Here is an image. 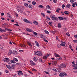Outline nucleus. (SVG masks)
I'll list each match as a JSON object with an SVG mask.
<instances>
[{
	"label": "nucleus",
	"instance_id": "nucleus-31",
	"mask_svg": "<svg viewBox=\"0 0 77 77\" xmlns=\"http://www.w3.org/2000/svg\"><path fill=\"white\" fill-rule=\"evenodd\" d=\"M32 4L33 5H35L36 4V2L33 1L32 2Z\"/></svg>",
	"mask_w": 77,
	"mask_h": 77
},
{
	"label": "nucleus",
	"instance_id": "nucleus-2",
	"mask_svg": "<svg viewBox=\"0 0 77 77\" xmlns=\"http://www.w3.org/2000/svg\"><path fill=\"white\" fill-rule=\"evenodd\" d=\"M23 21L25 22V23H29V24H32V21H29V20L26 19H24L23 20Z\"/></svg>",
	"mask_w": 77,
	"mask_h": 77
},
{
	"label": "nucleus",
	"instance_id": "nucleus-4",
	"mask_svg": "<svg viewBox=\"0 0 77 77\" xmlns=\"http://www.w3.org/2000/svg\"><path fill=\"white\" fill-rule=\"evenodd\" d=\"M61 44H60V45H61V46H63V47L65 46V45H66V43L62 41H61Z\"/></svg>",
	"mask_w": 77,
	"mask_h": 77
},
{
	"label": "nucleus",
	"instance_id": "nucleus-29",
	"mask_svg": "<svg viewBox=\"0 0 77 77\" xmlns=\"http://www.w3.org/2000/svg\"><path fill=\"white\" fill-rule=\"evenodd\" d=\"M44 7L43 6H42V5H39L38 6V7L39 8H42Z\"/></svg>",
	"mask_w": 77,
	"mask_h": 77
},
{
	"label": "nucleus",
	"instance_id": "nucleus-44",
	"mask_svg": "<svg viewBox=\"0 0 77 77\" xmlns=\"http://www.w3.org/2000/svg\"><path fill=\"white\" fill-rule=\"evenodd\" d=\"M5 15V14L3 13H1V16H3Z\"/></svg>",
	"mask_w": 77,
	"mask_h": 77
},
{
	"label": "nucleus",
	"instance_id": "nucleus-21",
	"mask_svg": "<svg viewBox=\"0 0 77 77\" xmlns=\"http://www.w3.org/2000/svg\"><path fill=\"white\" fill-rule=\"evenodd\" d=\"M70 6H71V5L69 4H68L66 5V8H70Z\"/></svg>",
	"mask_w": 77,
	"mask_h": 77
},
{
	"label": "nucleus",
	"instance_id": "nucleus-36",
	"mask_svg": "<svg viewBox=\"0 0 77 77\" xmlns=\"http://www.w3.org/2000/svg\"><path fill=\"white\" fill-rule=\"evenodd\" d=\"M24 5L25 6L27 7L28 6V4H27V3H25L24 4Z\"/></svg>",
	"mask_w": 77,
	"mask_h": 77
},
{
	"label": "nucleus",
	"instance_id": "nucleus-47",
	"mask_svg": "<svg viewBox=\"0 0 77 77\" xmlns=\"http://www.w3.org/2000/svg\"><path fill=\"white\" fill-rule=\"evenodd\" d=\"M52 70L53 71H56V72H57V70H56V69H52Z\"/></svg>",
	"mask_w": 77,
	"mask_h": 77
},
{
	"label": "nucleus",
	"instance_id": "nucleus-22",
	"mask_svg": "<svg viewBox=\"0 0 77 77\" xmlns=\"http://www.w3.org/2000/svg\"><path fill=\"white\" fill-rule=\"evenodd\" d=\"M59 76L60 77H64V75H63V73H61L60 74Z\"/></svg>",
	"mask_w": 77,
	"mask_h": 77
},
{
	"label": "nucleus",
	"instance_id": "nucleus-56",
	"mask_svg": "<svg viewBox=\"0 0 77 77\" xmlns=\"http://www.w3.org/2000/svg\"><path fill=\"white\" fill-rule=\"evenodd\" d=\"M44 41H45V42H48V41L46 39H44Z\"/></svg>",
	"mask_w": 77,
	"mask_h": 77
},
{
	"label": "nucleus",
	"instance_id": "nucleus-11",
	"mask_svg": "<svg viewBox=\"0 0 77 77\" xmlns=\"http://www.w3.org/2000/svg\"><path fill=\"white\" fill-rule=\"evenodd\" d=\"M30 64L32 66L35 65V63L33 62L32 61H30Z\"/></svg>",
	"mask_w": 77,
	"mask_h": 77
},
{
	"label": "nucleus",
	"instance_id": "nucleus-24",
	"mask_svg": "<svg viewBox=\"0 0 77 77\" xmlns=\"http://www.w3.org/2000/svg\"><path fill=\"white\" fill-rule=\"evenodd\" d=\"M10 62L11 63H16V62L14 60H11Z\"/></svg>",
	"mask_w": 77,
	"mask_h": 77
},
{
	"label": "nucleus",
	"instance_id": "nucleus-34",
	"mask_svg": "<svg viewBox=\"0 0 77 77\" xmlns=\"http://www.w3.org/2000/svg\"><path fill=\"white\" fill-rule=\"evenodd\" d=\"M45 33H46V34H49V32H48L46 30L45 31Z\"/></svg>",
	"mask_w": 77,
	"mask_h": 77
},
{
	"label": "nucleus",
	"instance_id": "nucleus-51",
	"mask_svg": "<svg viewBox=\"0 0 77 77\" xmlns=\"http://www.w3.org/2000/svg\"><path fill=\"white\" fill-rule=\"evenodd\" d=\"M44 72L46 74H49V72H48L45 71Z\"/></svg>",
	"mask_w": 77,
	"mask_h": 77
},
{
	"label": "nucleus",
	"instance_id": "nucleus-16",
	"mask_svg": "<svg viewBox=\"0 0 77 77\" xmlns=\"http://www.w3.org/2000/svg\"><path fill=\"white\" fill-rule=\"evenodd\" d=\"M42 54L41 52L39 51H38V56H42Z\"/></svg>",
	"mask_w": 77,
	"mask_h": 77
},
{
	"label": "nucleus",
	"instance_id": "nucleus-50",
	"mask_svg": "<svg viewBox=\"0 0 77 77\" xmlns=\"http://www.w3.org/2000/svg\"><path fill=\"white\" fill-rule=\"evenodd\" d=\"M47 18V19H48V21L51 20V19L49 17H48Z\"/></svg>",
	"mask_w": 77,
	"mask_h": 77
},
{
	"label": "nucleus",
	"instance_id": "nucleus-17",
	"mask_svg": "<svg viewBox=\"0 0 77 77\" xmlns=\"http://www.w3.org/2000/svg\"><path fill=\"white\" fill-rule=\"evenodd\" d=\"M54 55L55 57H60V55H59V54H57L56 53H54Z\"/></svg>",
	"mask_w": 77,
	"mask_h": 77
},
{
	"label": "nucleus",
	"instance_id": "nucleus-40",
	"mask_svg": "<svg viewBox=\"0 0 77 77\" xmlns=\"http://www.w3.org/2000/svg\"><path fill=\"white\" fill-rule=\"evenodd\" d=\"M65 14H66V15H68V11H65Z\"/></svg>",
	"mask_w": 77,
	"mask_h": 77
},
{
	"label": "nucleus",
	"instance_id": "nucleus-46",
	"mask_svg": "<svg viewBox=\"0 0 77 77\" xmlns=\"http://www.w3.org/2000/svg\"><path fill=\"white\" fill-rule=\"evenodd\" d=\"M5 60H9V58H5Z\"/></svg>",
	"mask_w": 77,
	"mask_h": 77
},
{
	"label": "nucleus",
	"instance_id": "nucleus-59",
	"mask_svg": "<svg viewBox=\"0 0 77 77\" xmlns=\"http://www.w3.org/2000/svg\"><path fill=\"white\" fill-rule=\"evenodd\" d=\"M66 35H67V36H70V35H69V33H66Z\"/></svg>",
	"mask_w": 77,
	"mask_h": 77
},
{
	"label": "nucleus",
	"instance_id": "nucleus-32",
	"mask_svg": "<svg viewBox=\"0 0 77 77\" xmlns=\"http://www.w3.org/2000/svg\"><path fill=\"white\" fill-rule=\"evenodd\" d=\"M58 18L60 20H63V17H59Z\"/></svg>",
	"mask_w": 77,
	"mask_h": 77
},
{
	"label": "nucleus",
	"instance_id": "nucleus-62",
	"mask_svg": "<svg viewBox=\"0 0 77 77\" xmlns=\"http://www.w3.org/2000/svg\"><path fill=\"white\" fill-rule=\"evenodd\" d=\"M74 36L75 38H77V34H76V35H75Z\"/></svg>",
	"mask_w": 77,
	"mask_h": 77
},
{
	"label": "nucleus",
	"instance_id": "nucleus-43",
	"mask_svg": "<svg viewBox=\"0 0 77 77\" xmlns=\"http://www.w3.org/2000/svg\"><path fill=\"white\" fill-rule=\"evenodd\" d=\"M41 14L44 17L45 16V15L43 13H42Z\"/></svg>",
	"mask_w": 77,
	"mask_h": 77
},
{
	"label": "nucleus",
	"instance_id": "nucleus-54",
	"mask_svg": "<svg viewBox=\"0 0 77 77\" xmlns=\"http://www.w3.org/2000/svg\"><path fill=\"white\" fill-rule=\"evenodd\" d=\"M20 64V63H17L16 64V65H19Z\"/></svg>",
	"mask_w": 77,
	"mask_h": 77
},
{
	"label": "nucleus",
	"instance_id": "nucleus-12",
	"mask_svg": "<svg viewBox=\"0 0 77 77\" xmlns=\"http://www.w3.org/2000/svg\"><path fill=\"white\" fill-rule=\"evenodd\" d=\"M7 15L8 17L10 18H11V19H12V17H11V16L10 15V14L9 13H7Z\"/></svg>",
	"mask_w": 77,
	"mask_h": 77
},
{
	"label": "nucleus",
	"instance_id": "nucleus-48",
	"mask_svg": "<svg viewBox=\"0 0 77 77\" xmlns=\"http://www.w3.org/2000/svg\"><path fill=\"white\" fill-rule=\"evenodd\" d=\"M33 34L34 35H38V33H36V32H34Z\"/></svg>",
	"mask_w": 77,
	"mask_h": 77
},
{
	"label": "nucleus",
	"instance_id": "nucleus-15",
	"mask_svg": "<svg viewBox=\"0 0 77 77\" xmlns=\"http://www.w3.org/2000/svg\"><path fill=\"white\" fill-rule=\"evenodd\" d=\"M35 45L38 47H39V44L37 42V41H35Z\"/></svg>",
	"mask_w": 77,
	"mask_h": 77
},
{
	"label": "nucleus",
	"instance_id": "nucleus-61",
	"mask_svg": "<svg viewBox=\"0 0 77 77\" xmlns=\"http://www.w3.org/2000/svg\"><path fill=\"white\" fill-rule=\"evenodd\" d=\"M19 51L20 53H22V52H23V50H20Z\"/></svg>",
	"mask_w": 77,
	"mask_h": 77
},
{
	"label": "nucleus",
	"instance_id": "nucleus-13",
	"mask_svg": "<svg viewBox=\"0 0 77 77\" xmlns=\"http://www.w3.org/2000/svg\"><path fill=\"white\" fill-rule=\"evenodd\" d=\"M26 43L28 45H29L30 47H32V44L30 43L29 42H27Z\"/></svg>",
	"mask_w": 77,
	"mask_h": 77
},
{
	"label": "nucleus",
	"instance_id": "nucleus-33",
	"mask_svg": "<svg viewBox=\"0 0 77 77\" xmlns=\"http://www.w3.org/2000/svg\"><path fill=\"white\" fill-rule=\"evenodd\" d=\"M61 23H58V27H61Z\"/></svg>",
	"mask_w": 77,
	"mask_h": 77
},
{
	"label": "nucleus",
	"instance_id": "nucleus-14",
	"mask_svg": "<svg viewBox=\"0 0 77 77\" xmlns=\"http://www.w3.org/2000/svg\"><path fill=\"white\" fill-rule=\"evenodd\" d=\"M12 53V51L11 50H10L8 53V56H10L11 54Z\"/></svg>",
	"mask_w": 77,
	"mask_h": 77
},
{
	"label": "nucleus",
	"instance_id": "nucleus-38",
	"mask_svg": "<svg viewBox=\"0 0 77 77\" xmlns=\"http://www.w3.org/2000/svg\"><path fill=\"white\" fill-rule=\"evenodd\" d=\"M57 47H58V48H60V47H61V46H60V45L59 44H57Z\"/></svg>",
	"mask_w": 77,
	"mask_h": 77
},
{
	"label": "nucleus",
	"instance_id": "nucleus-25",
	"mask_svg": "<svg viewBox=\"0 0 77 77\" xmlns=\"http://www.w3.org/2000/svg\"><path fill=\"white\" fill-rule=\"evenodd\" d=\"M53 24V22L51 21V22H49L48 23V24L49 25H50V26H52V24Z\"/></svg>",
	"mask_w": 77,
	"mask_h": 77
},
{
	"label": "nucleus",
	"instance_id": "nucleus-52",
	"mask_svg": "<svg viewBox=\"0 0 77 77\" xmlns=\"http://www.w3.org/2000/svg\"><path fill=\"white\" fill-rule=\"evenodd\" d=\"M20 46H21V47H25V45H20Z\"/></svg>",
	"mask_w": 77,
	"mask_h": 77
},
{
	"label": "nucleus",
	"instance_id": "nucleus-60",
	"mask_svg": "<svg viewBox=\"0 0 77 77\" xmlns=\"http://www.w3.org/2000/svg\"><path fill=\"white\" fill-rule=\"evenodd\" d=\"M72 66L73 67H75V66H76L75 64H73V65H72Z\"/></svg>",
	"mask_w": 77,
	"mask_h": 77
},
{
	"label": "nucleus",
	"instance_id": "nucleus-45",
	"mask_svg": "<svg viewBox=\"0 0 77 77\" xmlns=\"http://www.w3.org/2000/svg\"><path fill=\"white\" fill-rule=\"evenodd\" d=\"M63 75H64L65 76H66L67 75V74L65 72L63 73Z\"/></svg>",
	"mask_w": 77,
	"mask_h": 77
},
{
	"label": "nucleus",
	"instance_id": "nucleus-5",
	"mask_svg": "<svg viewBox=\"0 0 77 77\" xmlns=\"http://www.w3.org/2000/svg\"><path fill=\"white\" fill-rule=\"evenodd\" d=\"M49 56H50V54H48L46 56H44L43 57V59H47Z\"/></svg>",
	"mask_w": 77,
	"mask_h": 77
},
{
	"label": "nucleus",
	"instance_id": "nucleus-20",
	"mask_svg": "<svg viewBox=\"0 0 77 77\" xmlns=\"http://www.w3.org/2000/svg\"><path fill=\"white\" fill-rule=\"evenodd\" d=\"M55 60H62V57H60L58 58H57V59H55Z\"/></svg>",
	"mask_w": 77,
	"mask_h": 77
},
{
	"label": "nucleus",
	"instance_id": "nucleus-49",
	"mask_svg": "<svg viewBox=\"0 0 77 77\" xmlns=\"http://www.w3.org/2000/svg\"><path fill=\"white\" fill-rule=\"evenodd\" d=\"M72 6L73 7H75V4H73L72 5Z\"/></svg>",
	"mask_w": 77,
	"mask_h": 77
},
{
	"label": "nucleus",
	"instance_id": "nucleus-39",
	"mask_svg": "<svg viewBox=\"0 0 77 77\" xmlns=\"http://www.w3.org/2000/svg\"><path fill=\"white\" fill-rule=\"evenodd\" d=\"M57 69L59 72H61V71H62L60 69Z\"/></svg>",
	"mask_w": 77,
	"mask_h": 77
},
{
	"label": "nucleus",
	"instance_id": "nucleus-7",
	"mask_svg": "<svg viewBox=\"0 0 77 77\" xmlns=\"http://www.w3.org/2000/svg\"><path fill=\"white\" fill-rule=\"evenodd\" d=\"M12 53L14 54V55H17L18 54V52L16 51H13Z\"/></svg>",
	"mask_w": 77,
	"mask_h": 77
},
{
	"label": "nucleus",
	"instance_id": "nucleus-28",
	"mask_svg": "<svg viewBox=\"0 0 77 77\" xmlns=\"http://www.w3.org/2000/svg\"><path fill=\"white\" fill-rule=\"evenodd\" d=\"M0 32H6V31L4 30V29H2V28H0Z\"/></svg>",
	"mask_w": 77,
	"mask_h": 77
},
{
	"label": "nucleus",
	"instance_id": "nucleus-19",
	"mask_svg": "<svg viewBox=\"0 0 77 77\" xmlns=\"http://www.w3.org/2000/svg\"><path fill=\"white\" fill-rule=\"evenodd\" d=\"M17 11L19 12H20V13H22L23 12V10L21 9H17Z\"/></svg>",
	"mask_w": 77,
	"mask_h": 77
},
{
	"label": "nucleus",
	"instance_id": "nucleus-42",
	"mask_svg": "<svg viewBox=\"0 0 77 77\" xmlns=\"http://www.w3.org/2000/svg\"><path fill=\"white\" fill-rule=\"evenodd\" d=\"M5 72H6V73H9V71L7 70H5Z\"/></svg>",
	"mask_w": 77,
	"mask_h": 77
},
{
	"label": "nucleus",
	"instance_id": "nucleus-55",
	"mask_svg": "<svg viewBox=\"0 0 77 77\" xmlns=\"http://www.w3.org/2000/svg\"><path fill=\"white\" fill-rule=\"evenodd\" d=\"M71 3H74V1L73 0H70Z\"/></svg>",
	"mask_w": 77,
	"mask_h": 77
},
{
	"label": "nucleus",
	"instance_id": "nucleus-9",
	"mask_svg": "<svg viewBox=\"0 0 77 77\" xmlns=\"http://www.w3.org/2000/svg\"><path fill=\"white\" fill-rule=\"evenodd\" d=\"M26 30L28 32H33L34 31H33L32 29H30L26 28Z\"/></svg>",
	"mask_w": 77,
	"mask_h": 77
},
{
	"label": "nucleus",
	"instance_id": "nucleus-1",
	"mask_svg": "<svg viewBox=\"0 0 77 77\" xmlns=\"http://www.w3.org/2000/svg\"><path fill=\"white\" fill-rule=\"evenodd\" d=\"M50 17L52 18V20L53 21H56L57 20V18L52 14L50 15Z\"/></svg>",
	"mask_w": 77,
	"mask_h": 77
},
{
	"label": "nucleus",
	"instance_id": "nucleus-41",
	"mask_svg": "<svg viewBox=\"0 0 77 77\" xmlns=\"http://www.w3.org/2000/svg\"><path fill=\"white\" fill-rule=\"evenodd\" d=\"M14 60L16 62H18V59L15 58H14Z\"/></svg>",
	"mask_w": 77,
	"mask_h": 77
},
{
	"label": "nucleus",
	"instance_id": "nucleus-35",
	"mask_svg": "<svg viewBox=\"0 0 77 77\" xmlns=\"http://www.w3.org/2000/svg\"><path fill=\"white\" fill-rule=\"evenodd\" d=\"M53 2L55 3H57V0H54Z\"/></svg>",
	"mask_w": 77,
	"mask_h": 77
},
{
	"label": "nucleus",
	"instance_id": "nucleus-64",
	"mask_svg": "<svg viewBox=\"0 0 77 77\" xmlns=\"http://www.w3.org/2000/svg\"><path fill=\"white\" fill-rule=\"evenodd\" d=\"M74 69H77V66H76V67L74 68Z\"/></svg>",
	"mask_w": 77,
	"mask_h": 77
},
{
	"label": "nucleus",
	"instance_id": "nucleus-10",
	"mask_svg": "<svg viewBox=\"0 0 77 77\" xmlns=\"http://www.w3.org/2000/svg\"><path fill=\"white\" fill-rule=\"evenodd\" d=\"M52 65L54 66L56 65V64H57V61H53L52 62Z\"/></svg>",
	"mask_w": 77,
	"mask_h": 77
},
{
	"label": "nucleus",
	"instance_id": "nucleus-8",
	"mask_svg": "<svg viewBox=\"0 0 77 77\" xmlns=\"http://www.w3.org/2000/svg\"><path fill=\"white\" fill-rule=\"evenodd\" d=\"M40 37L41 38H42V39H45V38H46V36H45L43 35L42 34L40 35Z\"/></svg>",
	"mask_w": 77,
	"mask_h": 77
},
{
	"label": "nucleus",
	"instance_id": "nucleus-27",
	"mask_svg": "<svg viewBox=\"0 0 77 77\" xmlns=\"http://www.w3.org/2000/svg\"><path fill=\"white\" fill-rule=\"evenodd\" d=\"M7 68L9 69H12V66H8Z\"/></svg>",
	"mask_w": 77,
	"mask_h": 77
},
{
	"label": "nucleus",
	"instance_id": "nucleus-53",
	"mask_svg": "<svg viewBox=\"0 0 77 77\" xmlns=\"http://www.w3.org/2000/svg\"><path fill=\"white\" fill-rule=\"evenodd\" d=\"M47 12L48 13V14H50V13H51V12L50 11H47Z\"/></svg>",
	"mask_w": 77,
	"mask_h": 77
},
{
	"label": "nucleus",
	"instance_id": "nucleus-58",
	"mask_svg": "<svg viewBox=\"0 0 77 77\" xmlns=\"http://www.w3.org/2000/svg\"><path fill=\"white\" fill-rule=\"evenodd\" d=\"M56 12H58V13H59V10H58L57 9L56 10Z\"/></svg>",
	"mask_w": 77,
	"mask_h": 77
},
{
	"label": "nucleus",
	"instance_id": "nucleus-37",
	"mask_svg": "<svg viewBox=\"0 0 77 77\" xmlns=\"http://www.w3.org/2000/svg\"><path fill=\"white\" fill-rule=\"evenodd\" d=\"M35 54L37 55H38V51H37L35 53Z\"/></svg>",
	"mask_w": 77,
	"mask_h": 77
},
{
	"label": "nucleus",
	"instance_id": "nucleus-30",
	"mask_svg": "<svg viewBox=\"0 0 77 77\" xmlns=\"http://www.w3.org/2000/svg\"><path fill=\"white\" fill-rule=\"evenodd\" d=\"M28 7L30 9H31V8H32V5H29L28 6Z\"/></svg>",
	"mask_w": 77,
	"mask_h": 77
},
{
	"label": "nucleus",
	"instance_id": "nucleus-3",
	"mask_svg": "<svg viewBox=\"0 0 77 77\" xmlns=\"http://www.w3.org/2000/svg\"><path fill=\"white\" fill-rule=\"evenodd\" d=\"M60 66L59 67L60 68H66V65H65V64L63 63H62L60 65Z\"/></svg>",
	"mask_w": 77,
	"mask_h": 77
},
{
	"label": "nucleus",
	"instance_id": "nucleus-63",
	"mask_svg": "<svg viewBox=\"0 0 77 77\" xmlns=\"http://www.w3.org/2000/svg\"><path fill=\"white\" fill-rule=\"evenodd\" d=\"M69 47L71 49V48H72V46H71V45H69Z\"/></svg>",
	"mask_w": 77,
	"mask_h": 77
},
{
	"label": "nucleus",
	"instance_id": "nucleus-6",
	"mask_svg": "<svg viewBox=\"0 0 77 77\" xmlns=\"http://www.w3.org/2000/svg\"><path fill=\"white\" fill-rule=\"evenodd\" d=\"M18 75L19 76H20V75L23 76V72L22 71H19L18 72Z\"/></svg>",
	"mask_w": 77,
	"mask_h": 77
},
{
	"label": "nucleus",
	"instance_id": "nucleus-26",
	"mask_svg": "<svg viewBox=\"0 0 77 77\" xmlns=\"http://www.w3.org/2000/svg\"><path fill=\"white\" fill-rule=\"evenodd\" d=\"M46 8L47 9H50V6H49V5H47L46 7Z\"/></svg>",
	"mask_w": 77,
	"mask_h": 77
},
{
	"label": "nucleus",
	"instance_id": "nucleus-23",
	"mask_svg": "<svg viewBox=\"0 0 77 77\" xmlns=\"http://www.w3.org/2000/svg\"><path fill=\"white\" fill-rule=\"evenodd\" d=\"M33 60L34 61H35V62H36V61H38V58L36 57H34L33 58Z\"/></svg>",
	"mask_w": 77,
	"mask_h": 77
},
{
	"label": "nucleus",
	"instance_id": "nucleus-18",
	"mask_svg": "<svg viewBox=\"0 0 77 77\" xmlns=\"http://www.w3.org/2000/svg\"><path fill=\"white\" fill-rule=\"evenodd\" d=\"M33 23L35 25H38V23L36 21H33Z\"/></svg>",
	"mask_w": 77,
	"mask_h": 77
},
{
	"label": "nucleus",
	"instance_id": "nucleus-57",
	"mask_svg": "<svg viewBox=\"0 0 77 77\" xmlns=\"http://www.w3.org/2000/svg\"><path fill=\"white\" fill-rule=\"evenodd\" d=\"M63 20L64 21H65V20H66V18H63Z\"/></svg>",
	"mask_w": 77,
	"mask_h": 77
}]
</instances>
